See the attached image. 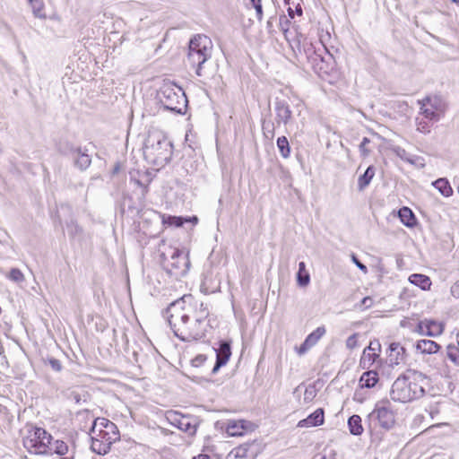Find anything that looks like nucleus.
<instances>
[{"label":"nucleus","mask_w":459,"mask_h":459,"mask_svg":"<svg viewBox=\"0 0 459 459\" xmlns=\"http://www.w3.org/2000/svg\"><path fill=\"white\" fill-rule=\"evenodd\" d=\"M349 430L352 435L359 436L363 433L362 420L359 415L354 414L348 420Z\"/></svg>","instance_id":"obj_23"},{"label":"nucleus","mask_w":459,"mask_h":459,"mask_svg":"<svg viewBox=\"0 0 459 459\" xmlns=\"http://www.w3.org/2000/svg\"><path fill=\"white\" fill-rule=\"evenodd\" d=\"M193 459H210L209 455H198L197 456H195Z\"/></svg>","instance_id":"obj_45"},{"label":"nucleus","mask_w":459,"mask_h":459,"mask_svg":"<svg viewBox=\"0 0 459 459\" xmlns=\"http://www.w3.org/2000/svg\"><path fill=\"white\" fill-rule=\"evenodd\" d=\"M379 381L378 373L375 370L364 372L359 378V385L362 388H372Z\"/></svg>","instance_id":"obj_20"},{"label":"nucleus","mask_w":459,"mask_h":459,"mask_svg":"<svg viewBox=\"0 0 459 459\" xmlns=\"http://www.w3.org/2000/svg\"><path fill=\"white\" fill-rule=\"evenodd\" d=\"M302 13V7L299 4L296 5L295 9H292L291 7L288 8V14L291 19L295 17V14H297L298 16H301Z\"/></svg>","instance_id":"obj_37"},{"label":"nucleus","mask_w":459,"mask_h":459,"mask_svg":"<svg viewBox=\"0 0 459 459\" xmlns=\"http://www.w3.org/2000/svg\"><path fill=\"white\" fill-rule=\"evenodd\" d=\"M168 420L171 422V424L175 425L185 432L195 434L196 431V427L191 423V419L188 416L181 414L180 412L169 411Z\"/></svg>","instance_id":"obj_13"},{"label":"nucleus","mask_w":459,"mask_h":459,"mask_svg":"<svg viewBox=\"0 0 459 459\" xmlns=\"http://www.w3.org/2000/svg\"><path fill=\"white\" fill-rule=\"evenodd\" d=\"M32 3L33 11L36 16L45 18L44 4L41 0H30Z\"/></svg>","instance_id":"obj_32"},{"label":"nucleus","mask_w":459,"mask_h":459,"mask_svg":"<svg viewBox=\"0 0 459 459\" xmlns=\"http://www.w3.org/2000/svg\"><path fill=\"white\" fill-rule=\"evenodd\" d=\"M401 221L407 227L412 228L416 225L417 220L412 211L408 207H403L398 212Z\"/></svg>","instance_id":"obj_22"},{"label":"nucleus","mask_w":459,"mask_h":459,"mask_svg":"<svg viewBox=\"0 0 459 459\" xmlns=\"http://www.w3.org/2000/svg\"><path fill=\"white\" fill-rule=\"evenodd\" d=\"M48 364L56 371H60L62 369L61 362L55 358L48 359Z\"/></svg>","instance_id":"obj_38"},{"label":"nucleus","mask_w":459,"mask_h":459,"mask_svg":"<svg viewBox=\"0 0 459 459\" xmlns=\"http://www.w3.org/2000/svg\"><path fill=\"white\" fill-rule=\"evenodd\" d=\"M409 281L420 288L422 290H429L432 285L429 276L420 273H413L409 277Z\"/></svg>","instance_id":"obj_21"},{"label":"nucleus","mask_w":459,"mask_h":459,"mask_svg":"<svg viewBox=\"0 0 459 459\" xmlns=\"http://www.w3.org/2000/svg\"><path fill=\"white\" fill-rule=\"evenodd\" d=\"M457 347H459V332L456 333Z\"/></svg>","instance_id":"obj_47"},{"label":"nucleus","mask_w":459,"mask_h":459,"mask_svg":"<svg viewBox=\"0 0 459 459\" xmlns=\"http://www.w3.org/2000/svg\"><path fill=\"white\" fill-rule=\"evenodd\" d=\"M446 356L455 367L459 368V347L455 344H448L446 346Z\"/></svg>","instance_id":"obj_30"},{"label":"nucleus","mask_w":459,"mask_h":459,"mask_svg":"<svg viewBox=\"0 0 459 459\" xmlns=\"http://www.w3.org/2000/svg\"><path fill=\"white\" fill-rule=\"evenodd\" d=\"M8 278L15 282H22L24 281V274L18 268H13L9 272Z\"/></svg>","instance_id":"obj_33"},{"label":"nucleus","mask_w":459,"mask_h":459,"mask_svg":"<svg viewBox=\"0 0 459 459\" xmlns=\"http://www.w3.org/2000/svg\"><path fill=\"white\" fill-rule=\"evenodd\" d=\"M458 193H459V186H458Z\"/></svg>","instance_id":"obj_51"},{"label":"nucleus","mask_w":459,"mask_h":459,"mask_svg":"<svg viewBox=\"0 0 459 459\" xmlns=\"http://www.w3.org/2000/svg\"><path fill=\"white\" fill-rule=\"evenodd\" d=\"M212 48V42L208 36L196 34L191 38L188 45L187 60L190 65L195 69L196 75H202V65L210 57Z\"/></svg>","instance_id":"obj_6"},{"label":"nucleus","mask_w":459,"mask_h":459,"mask_svg":"<svg viewBox=\"0 0 459 459\" xmlns=\"http://www.w3.org/2000/svg\"><path fill=\"white\" fill-rule=\"evenodd\" d=\"M315 396V391L313 389H306L305 391V402H311Z\"/></svg>","instance_id":"obj_40"},{"label":"nucleus","mask_w":459,"mask_h":459,"mask_svg":"<svg viewBox=\"0 0 459 459\" xmlns=\"http://www.w3.org/2000/svg\"><path fill=\"white\" fill-rule=\"evenodd\" d=\"M381 344L378 340L370 341L369 344L363 350L359 359V367L363 369L370 368L380 358Z\"/></svg>","instance_id":"obj_10"},{"label":"nucleus","mask_w":459,"mask_h":459,"mask_svg":"<svg viewBox=\"0 0 459 459\" xmlns=\"http://www.w3.org/2000/svg\"><path fill=\"white\" fill-rule=\"evenodd\" d=\"M451 293L455 298L459 299V281L451 287Z\"/></svg>","instance_id":"obj_43"},{"label":"nucleus","mask_w":459,"mask_h":459,"mask_svg":"<svg viewBox=\"0 0 459 459\" xmlns=\"http://www.w3.org/2000/svg\"><path fill=\"white\" fill-rule=\"evenodd\" d=\"M358 333H353L346 341V346L350 350H353L358 346Z\"/></svg>","instance_id":"obj_35"},{"label":"nucleus","mask_w":459,"mask_h":459,"mask_svg":"<svg viewBox=\"0 0 459 459\" xmlns=\"http://www.w3.org/2000/svg\"><path fill=\"white\" fill-rule=\"evenodd\" d=\"M434 120L426 119L424 117L416 118V128L422 134H428L430 132Z\"/></svg>","instance_id":"obj_28"},{"label":"nucleus","mask_w":459,"mask_h":459,"mask_svg":"<svg viewBox=\"0 0 459 459\" xmlns=\"http://www.w3.org/2000/svg\"><path fill=\"white\" fill-rule=\"evenodd\" d=\"M23 448L30 455L47 456L52 455L53 436L44 428L30 424L21 433Z\"/></svg>","instance_id":"obj_5"},{"label":"nucleus","mask_w":459,"mask_h":459,"mask_svg":"<svg viewBox=\"0 0 459 459\" xmlns=\"http://www.w3.org/2000/svg\"><path fill=\"white\" fill-rule=\"evenodd\" d=\"M418 105L420 107V116L437 122L444 117L447 109V103L445 99L437 94L425 96L418 100Z\"/></svg>","instance_id":"obj_7"},{"label":"nucleus","mask_w":459,"mask_h":459,"mask_svg":"<svg viewBox=\"0 0 459 459\" xmlns=\"http://www.w3.org/2000/svg\"><path fill=\"white\" fill-rule=\"evenodd\" d=\"M286 112L288 113V117H290V111L289 109H286Z\"/></svg>","instance_id":"obj_49"},{"label":"nucleus","mask_w":459,"mask_h":459,"mask_svg":"<svg viewBox=\"0 0 459 459\" xmlns=\"http://www.w3.org/2000/svg\"><path fill=\"white\" fill-rule=\"evenodd\" d=\"M190 266L188 255L175 248L169 257L163 260V268L171 277L176 279L186 274Z\"/></svg>","instance_id":"obj_8"},{"label":"nucleus","mask_w":459,"mask_h":459,"mask_svg":"<svg viewBox=\"0 0 459 459\" xmlns=\"http://www.w3.org/2000/svg\"><path fill=\"white\" fill-rule=\"evenodd\" d=\"M277 147L283 158H288L290 155V148L289 141L286 136H281L277 139Z\"/></svg>","instance_id":"obj_31"},{"label":"nucleus","mask_w":459,"mask_h":459,"mask_svg":"<svg viewBox=\"0 0 459 459\" xmlns=\"http://www.w3.org/2000/svg\"><path fill=\"white\" fill-rule=\"evenodd\" d=\"M395 417L396 413L388 400L378 401L369 414V418L384 429H390L394 427L396 423Z\"/></svg>","instance_id":"obj_9"},{"label":"nucleus","mask_w":459,"mask_h":459,"mask_svg":"<svg viewBox=\"0 0 459 459\" xmlns=\"http://www.w3.org/2000/svg\"><path fill=\"white\" fill-rule=\"evenodd\" d=\"M453 3L459 4V0H450Z\"/></svg>","instance_id":"obj_48"},{"label":"nucleus","mask_w":459,"mask_h":459,"mask_svg":"<svg viewBox=\"0 0 459 459\" xmlns=\"http://www.w3.org/2000/svg\"><path fill=\"white\" fill-rule=\"evenodd\" d=\"M171 149L172 145L160 132H149L144 143L143 156L154 169L159 170L171 159Z\"/></svg>","instance_id":"obj_4"},{"label":"nucleus","mask_w":459,"mask_h":459,"mask_svg":"<svg viewBox=\"0 0 459 459\" xmlns=\"http://www.w3.org/2000/svg\"><path fill=\"white\" fill-rule=\"evenodd\" d=\"M445 323L432 318H425L418 322L415 331L420 335L437 337L443 333Z\"/></svg>","instance_id":"obj_11"},{"label":"nucleus","mask_w":459,"mask_h":459,"mask_svg":"<svg viewBox=\"0 0 459 459\" xmlns=\"http://www.w3.org/2000/svg\"><path fill=\"white\" fill-rule=\"evenodd\" d=\"M374 176H375V169H374L373 166H369L366 169L365 173L363 175H361L358 179L359 188L360 190H362L365 187H367L369 185L372 178H374Z\"/></svg>","instance_id":"obj_26"},{"label":"nucleus","mask_w":459,"mask_h":459,"mask_svg":"<svg viewBox=\"0 0 459 459\" xmlns=\"http://www.w3.org/2000/svg\"><path fill=\"white\" fill-rule=\"evenodd\" d=\"M297 281L299 286L305 287L308 285L310 281V275L307 270L306 269V264L304 262H300L299 264V271L297 273Z\"/></svg>","instance_id":"obj_25"},{"label":"nucleus","mask_w":459,"mask_h":459,"mask_svg":"<svg viewBox=\"0 0 459 459\" xmlns=\"http://www.w3.org/2000/svg\"><path fill=\"white\" fill-rule=\"evenodd\" d=\"M256 12V17L259 21L263 20V8L261 4H257L255 5H253Z\"/></svg>","instance_id":"obj_41"},{"label":"nucleus","mask_w":459,"mask_h":459,"mask_svg":"<svg viewBox=\"0 0 459 459\" xmlns=\"http://www.w3.org/2000/svg\"><path fill=\"white\" fill-rule=\"evenodd\" d=\"M231 356V349L229 342H223L221 343L216 354V365L214 370L220 367L224 366Z\"/></svg>","instance_id":"obj_19"},{"label":"nucleus","mask_w":459,"mask_h":459,"mask_svg":"<svg viewBox=\"0 0 459 459\" xmlns=\"http://www.w3.org/2000/svg\"><path fill=\"white\" fill-rule=\"evenodd\" d=\"M166 313L174 334L182 341L200 340L211 327L208 304L191 292L171 302Z\"/></svg>","instance_id":"obj_1"},{"label":"nucleus","mask_w":459,"mask_h":459,"mask_svg":"<svg viewBox=\"0 0 459 459\" xmlns=\"http://www.w3.org/2000/svg\"><path fill=\"white\" fill-rule=\"evenodd\" d=\"M207 358L205 355L204 354H198L196 355L192 360H191V364L193 367H201L204 364V362L206 361Z\"/></svg>","instance_id":"obj_36"},{"label":"nucleus","mask_w":459,"mask_h":459,"mask_svg":"<svg viewBox=\"0 0 459 459\" xmlns=\"http://www.w3.org/2000/svg\"><path fill=\"white\" fill-rule=\"evenodd\" d=\"M405 356L406 349L400 342L390 343L388 357L392 364H400L404 360Z\"/></svg>","instance_id":"obj_18"},{"label":"nucleus","mask_w":459,"mask_h":459,"mask_svg":"<svg viewBox=\"0 0 459 459\" xmlns=\"http://www.w3.org/2000/svg\"><path fill=\"white\" fill-rule=\"evenodd\" d=\"M325 423V411L323 408H318L310 413L307 418L300 420L297 427L298 428H313L319 427Z\"/></svg>","instance_id":"obj_15"},{"label":"nucleus","mask_w":459,"mask_h":459,"mask_svg":"<svg viewBox=\"0 0 459 459\" xmlns=\"http://www.w3.org/2000/svg\"><path fill=\"white\" fill-rule=\"evenodd\" d=\"M255 425L246 420H230L226 423L225 431L230 437H242L253 431Z\"/></svg>","instance_id":"obj_12"},{"label":"nucleus","mask_w":459,"mask_h":459,"mask_svg":"<svg viewBox=\"0 0 459 459\" xmlns=\"http://www.w3.org/2000/svg\"><path fill=\"white\" fill-rule=\"evenodd\" d=\"M352 261L363 273L368 272L367 266L361 264L355 255H352Z\"/></svg>","instance_id":"obj_42"},{"label":"nucleus","mask_w":459,"mask_h":459,"mask_svg":"<svg viewBox=\"0 0 459 459\" xmlns=\"http://www.w3.org/2000/svg\"><path fill=\"white\" fill-rule=\"evenodd\" d=\"M248 448L247 446H238L231 450L228 455V459H247Z\"/></svg>","instance_id":"obj_29"},{"label":"nucleus","mask_w":459,"mask_h":459,"mask_svg":"<svg viewBox=\"0 0 459 459\" xmlns=\"http://www.w3.org/2000/svg\"><path fill=\"white\" fill-rule=\"evenodd\" d=\"M362 305L368 307L372 305V299L370 297H365L362 299Z\"/></svg>","instance_id":"obj_44"},{"label":"nucleus","mask_w":459,"mask_h":459,"mask_svg":"<svg viewBox=\"0 0 459 459\" xmlns=\"http://www.w3.org/2000/svg\"><path fill=\"white\" fill-rule=\"evenodd\" d=\"M290 0H285V3H286L287 4H290Z\"/></svg>","instance_id":"obj_50"},{"label":"nucleus","mask_w":459,"mask_h":459,"mask_svg":"<svg viewBox=\"0 0 459 459\" xmlns=\"http://www.w3.org/2000/svg\"><path fill=\"white\" fill-rule=\"evenodd\" d=\"M91 448L98 454H108L113 444L120 440V432L117 426L110 420L97 417L91 428Z\"/></svg>","instance_id":"obj_3"},{"label":"nucleus","mask_w":459,"mask_h":459,"mask_svg":"<svg viewBox=\"0 0 459 459\" xmlns=\"http://www.w3.org/2000/svg\"><path fill=\"white\" fill-rule=\"evenodd\" d=\"M325 333L326 330L325 326H319L316 330H314L311 333H309L307 336L304 342L299 348L296 349L298 354H305L307 351H309L319 342V340L325 334Z\"/></svg>","instance_id":"obj_14"},{"label":"nucleus","mask_w":459,"mask_h":459,"mask_svg":"<svg viewBox=\"0 0 459 459\" xmlns=\"http://www.w3.org/2000/svg\"><path fill=\"white\" fill-rule=\"evenodd\" d=\"M253 5H255L257 4H261V0H250Z\"/></svg>","instance_id":"obj_46"},{"label":"nucleus","mask_w":459,"mask_h":459,"mask_svg":"<svg viewBox=\"0 0 459 459\" xmlns=\"http://www.w3.org/2000/svg\"><path fill=\"white\" fill-rule=\"evenodd\" d=\"M69 446L64 440L56 439L52 442V454L64 456L69 454Z\"/></svg>","instance_id":"obj_27"},{"label":"nucleus","mask_w":459,"mask_h":459,"mask_svg":"<svg viewBox=\"0 0 459 459\" xmlns=\"http://www.w3.org/2000/svg\"><path fill=\"white\" fill-rule=\"evenodd\" d=\"M175 290H180V292L190 291L191 288L186 281H179L178 286L174 287Z\"/></svg>","instance_id":"obj_39"},{"label":"nucleus","mask_w":459,"mask_h":459,"mask_svg":"<svg viewBox=\"0 0 459 459\" xmlns=\"http://www.w3.org/2000/svg\"><path fill=\"white\" fill-rule=\"evenodd\" d=\"M415 349L422 355H432L437 353L441 346L435 341L429 339H421L417 341Z\"/></svg>","instance_id":"obj_16"},{"label":"nucleus","mask_w":459,"mask_h":459,"mask_svg":"<svg viewBox=\"0 0 459 459\" xmlns=\"http://www.w3.org/2000/svg\"><path fill=\"white\" fill-rule=\"evenodd\" d=\"M161 223L165 228L176 227L179 228L183 226L185 222H195L196 223L198 219L196 216L190 218H183L180 216H171L166 214H160Z\"/></svg>","instance_id":"obj_17"},{"label":"nucleus","mask_w":459,"mask_h":459,"mask_svg":"<svg viewBox=\"0 0 459 459\" xmlns=\"http://www.w3.org/2000/svg\"><path fill=\"white\" fill-rule=\"evenodd\" d=\"M433 186L441 193L442 195L446 197H449L453 195V188L450 186V183L446 178H438L434 183Z\"/></svg>","instance_id":"obj_24"},{"label":"nucleus","mask_w":459,"mask_h":459,"mask_svg":"<svg viewBox=\"0 0 459 459\" xmlns=\"http://www.w3.org/2000/svg\"><path fill=\"white\" fill-rule=\"evenodd\" d=\"M427 377L416 370H408L394 382L391 397L394 401L409 403L419 399L425 394Z\"/></svg>","instance_id":"obj_2"},{"label":"nucleus","mask_w":459,"mask_h":459,"mask_svg":"<svg viewBox=\"0 0 459 459\" xmlns=\"http://www.w3.org/2000/svg\"><path fill=\"white\" fill-rule=\"evenodd\" d=\"M370 140L364 137L359 144V152L362 157H367L370 154L371 149L369 148Z\"/></svg>","instance_id":"obj_34"}]
</instances>
